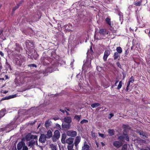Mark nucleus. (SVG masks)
<instances>
[{
	"label": "nucleus",
	"instance_id": "nucleus-1",
	"mask_svg": "<svg viewBox=\"0 0 150 150\" xmlns=\"http://www.w3.org/2000/svg\"><path fill=\"white\" fill-rule=\"evenodd\" d=\"M51 58L53 59L52 61H51V63L52 65V66L51 69L52 67H56L59 65L57 59L59 58V56L56 54L55 51H52L51 53ZM55 71L54 69H51V72H52Z\"/></svg>",
	"mask_w": 150,
	"mask_h": 150
},
{
	"label": "nucleus",
	"instance_id": "nucleus-2",
	"mask_svg": "<svg viewBox=\"0 0 150 150\" xmlns=\"http://www.w3.org/2000/svg\"><path fill=\"white\" fill-rule=\"evenodd\" d=\"M11 49L13 52H19L21 50H22L23 49L19 44L16 43L15 45Z\"/></svg>",
	"mask_w": 150,
	"mask_h": 150
},
{
	"label": "nucleus",
	"instance_id": "nucleus-3",
	"mask_svg": "<svg viewBox=\"0 0 150 150\" xmlns=\"http://www.w3.org/2000/svg\"><path fill=\"white\" fill-rule=\"evenodd\" d=\"M60 136V132L59 130H55L54 132V135L52 137V139L54 142L56 141V139H58Z\"/></svg>",
	"mask_w": 150,
	"mask_h": 150
},
{
	"label": "nucleus",
	"instance_id": "nucleus-4",
	"mask_svg": "<svg viewBox=\"0 0 150 150\" xmlns=\"http://www.w3.org/2000/svg\"><path fill=\"white\" fill-rule=\"evenodd\" d=\"M77 134V133L76 131L72 130H68L66 132V135L71 137H75Z\"/></svg>",
	"mask_w": 150,
	"mask_h": 150
},
{
	"label": "nucleus",
	"instance_id": "nucleus-5",
	"mask_svg": "<svg viewBox=\"0 0 150 150\" xmlns=\"http://www.w3.org/2000/svg\"><path fill=\"white\" fill-rule=\"evenodd\" d=\"M112 144L114 146L117 148H119L122 145V142L119 141H115L113 142Z\"/></svg>",
	"mask_w": 150,
	"mask_h": 150
},
{
	"label": "nucleus",
	"instance_id": "nucleus-6",
	"mask_svg": "<svg viewBox=\"0 0 150 150\" xmlns=\"http://www.w3.org/2000/svg\"><path fill=\"white\" fill-rule=\"evenodd\" d=\"M104 38V37L103 36L98 32L95 33V34L94 36L95 40H98L103 39Z\"/></svg>",
	"mask_w": 150,
	"mask_h": 150
},
{
	"label": "nucleus",
	"instance_id": "nucleus-7",
	"mask_svg": "<svg viewBox=\"0 0 150 150\" xmlns=\"http://www.w3.org/2000/svg\"><path fill=\"white\" fill-rule=\"evenodd\" d=\"M72 121L71 118L70 117H66V129H69L70 127V123Z\"/></svg>",
	"mask_w": 150,
	"mask_h": 150
},
{
	"label": "nucleus",
	"instance_id": "nucleus-8",
	"mask_svg": "<svg viewBox=\"0 0 150 150\" xmlns=\"http://www.w3.org/2000/svg\"><path fill=\"white\" fill-rule=\"evenodd\" d=\"M110 51L109 50H106L105 51L103 57V59L104 61L107 60L108 57L110 55Z\"/></svg>",
	"mask_w": 150,
	"mask_h": 150
},
{
	"label": "nucleus",
	"instance_id": "nucleus-9",
	"mask_svg": "<svg viewBox=\"0 0 150 150\" xmlns=\"http://www.w3.org/2000/svg\"><path fill=\"white\" fill-rule=\"evenodd\" d=\"M46 139V136L44 134H42L41 135L39 139V141L41 143H44L45 142Z\"/></svg>",
	"mask_w": 150,
	"mask_h": 150
},
{
	"label": "nucleus",
	"instance_id": "nucleus-10",
	"mask_svg": "<svg viewBox=\"0 0 150 150\" xmlns=\"http://www.w3.org/2000/svg\"><path fill=\"white\" fill-rule=\"evenodd\" d=\"M65 138H64L63 137V136H62V139H61V142L63 144V145H61V146H59V150H65Z\"/></svg>",
	"mask_w": 150,
	"mask_h": 150
},
{
	"label": "nucleus",
	"instance_id": "nucleus-11",
	"mask_svg": "<svg viewBox=\"0 0 150 150\" xmlns=\"http://www.w3.org/2000/svg\"><path fill=\"white\" fill-rule=\"evenodd\" d=\"M90 148V146L87 144L86 141H85L83 144V146L82 147L81 150H88Z\"/></svg>",
	"mask_w": 150,
	"mask_h": 150
},
{
	"label": "nucleus",
	"instance_id": "nucleus-12",
	"mask_svg": "<svg viewBox=\"0 0 150 150\" xmlns=\"http://www.w3.org/2000/svg\"><path fill=\"white\" fill-rule=\"evenodd\" d=\"M15 62L18 65L21 66L22 62V59L18 58H16L15 60Z\"/></svg>",
	"mask_w": 150,
	"mask_h": 150
},
{
	"label": "nucleus",
	"instance_id": "nucleus-13",
	"mask_svg": "<svg viewBox=\"0 0 150 150\" xmlns=\"http://www.w3.org/2000/svg\"><path fill=\"white\" fill-rule=\"evenodd\" d=\"M98 32L103 37H104V35L105 34H108V32H107L106 30L105 29H102L99 30Z\"/></svg>",
	"mask_w": 150,
	"mask_h": 150
},
{
	"label": "nucleus",
	"instance_id": "nucleus-14",
	"mask_svg": "<svg viewBox=\"0 0 150 150\" xmlns=\"http://www.w3.org/2000/svg\"><path fill=\"white\" fill-rule=\"evenodd\" d=\"M16 94L10 95L8 96H7L1 99V100H8L11 98L16 97Z\"/></svg>",
	"mask_w": 150,
	"mask_h": 150
},
{
	"label": "nucleus",
	"instance_id": "nucleus-15",
	"mask_svg": "<svg viewBox=\"0 0 150 150\" xmlns=\"http://www.w3.org/2000/svg\"><path fill=\"white\" fill-rule=\"evenodd\" d=\"M52 131L50 130H48L47 134L45 135L47 139H49L52 137Z\"/></svg>",
	"mask_w": 150,
	"mask_h": 150
},
{
	"label": "nucleus",
	"instance_id": "nucleus-16",
	"mask_svg": "<svg viewBox=\"0 0 150 150\" xmlns=\"http://www.w3.org/2000/svg\"><path fill=\"white\" fill-rule=\"evenodd\" d=\"M81 138L80 136H77L75 139L74 144L75 146H77L81 141Z\"/></svg>",
	"mask_w": 150,
	"mask_h": 150
},
{
	"label": "nucleus",
	"instance_id": "nucleus-17",
	"mask_svg": "<svg viewBox=\"0 0 150 150\" xmlns=\"http://www.w3.org/2000/svg\"><path fill=\"white\" fill-rule=\"evenodd\" d=\"M6 110L5 109H3L0 111V119L4 116L6 114Z\"/></svg>",
	"mask_w": 150,
	"mask_h": 150
},
{
	"label": "nucleus",
	"instance_id": "nucleus-18",
	"mask_svg": "<svg viewBox=\"0 0 150 150\" xmlns=\"http://www.w3.org/2000/svg\"><path fill=\"white\" fill-rule=\"evenodd\" d=\"M74 138L70 137L66 139V143L69 145L72 144L74 141Z\"/></svg>",
	"mask_w": 150,
	"mask_h": 150
},
{
	"label": "nucleus",
	"instance_id": "nucleus-19",
	"mask_svg": "<svg viewBox=\"0 0 150 150\" xmlns=\"http://www.w3.org/2000/svg\"><path fill=\"white\" fill-rule=\"evenodd\" d=\"M91 62L90 61H89L88 59L86 60V62H85V63L84 64L83 66V67H84L85 66L87 67H90L91 66Z\"/></svg>",
	"mask_w": 150,
	"mask_h": 150
},
{
	"label": "nucleus",
	"instance_id": "nucleus-20",
	"mask_svg": "<svg viewBox=\"0 0 150 150\" xmlns=\"http://www.w3.org/2000/svg\"><path fill=\"white\" fill-rule=\"evenodd\" d=\"M51 121L49 120L46 121L45 123V126L46 128L49 127L51 125Z\"/></svg>",
	"mask_w": 150,
	"mask_h": 150
},
{
	"label": "nucleus",
	"instance_id": "nucleus-21",
	"mask_svg": "<svg viewBox=\"0 0 150 150\" xmlns=\"http://www.w3.org/2000/svg\"><path fill=\"white\" fill-rule=\"evenodd\" d=\"M137 132L140 135L142 136L143 137V138H145L146 137V136L145 135V133L143 131H137Z\"/></svg>",
	"mask_w": 150,
	"mask_h": 150
},
{
	"label": "nucleus",
	"instance_id": "nucleus-22",
	"mask_svg": "<svg viewBox=\"0 0 150 150\" xmlns=\"http://www.w3.org/2000/svg\"><path fill=\"white\" fill-rule=\"evenodd\" d=\"M23 145V144L22 142H19L17 144V149L18 150H20L22 147Z\"/></svg>",
	"mask_w": 150,
	"mask_h": 150
},
{
	"label": "nucleus",
	"instance_id": "nucleus-23",
	"mask_svg": "<svg viewBox=\"0 0 150 150\" xmlns=\"http://www.w3.org/2000/svg\"><path fill=\"white\" fill-rule=\"evenodd\" d=\"M105 21L107 24L109 25L110 27H111L112 25L110 18H107L105 19Z\"/></svg>",
	"mask_w": 150,
	"mask_h": 150
},
{
	"label": "nucleus",
	"instance_id": "nucleus-24",
	"mask_svg": "<svg viewBox=\"0 0 150 150\" xmlns=\"http://www.w3.org/2000/svg\"><path fill=\"white\" fill-rule=\"evenodd\" d=\"M108 132L110 136L113 135L114 134V131L112 129H109L108 131Z\"/></svg>",
	"mask_w": 150,
	"mask_h": 150
},
{
	"label": "nucleus",
	"instance_id": "nucleus-25",
	"mask_svg": "<svg viewBox=\"0 0 150 150\" xmlns=\"http://www.w3.org/2000/svg\"><path fill=\"white\" fill-rule=\"evenodd\" d=\"M117 139L120 140V141L121 142L123 141L125 139V134L124 136L121 135L118 136Z\"/></svg>",
	"mask_w": 150,
	"mask_h": 150
},
{
	"label": "nucleus",
	"instance_id": "nucleus-26",
	"mask_svg": "<svg viewBox=\"0 0 150 150\" xmlns=\"http://www.w3.org/2000/svg\"><path fill=\"white\" fill-rule=\"evenodd\" d=\"M50 146L52 150H57V145L52 144L50 145Z\"/></svg>",
	"mask_w": 150,
	"mask_h": 150
},
{
	"label": "nucleus",
	"instance_id": "nucleus-27",
	"mask_svg": "<svg viewBox=\"0 0 150 150\" xmlns=\"http://www.w3.org/2000/svg\"><path fill=\"white\" fill-rule=\"evenodd\" d=\"M37 141H35V140H34L33 139H31L30 142H29V146H33L35 142H36Z\"/></svg>",
	"mask_w": 150,
	"mask_h": 150
},
{
	"label": "nucleus",
	"instance_id": "nucleus-28",
	"mask_svg": "<svg viewBox=\"0 0 150 150\" xmlns=\"http://www.w3.org/2000/svg\"><path fill=\"white\" fill-rule=\"evenodd\" d=\"M100 105V104L98 103H95L91 105V107L93 108H96L98 106Z\"/></svg>",
	"mask_w": 150,
	"mask_h": 150
},
{
	"label": "nucleus",
	"instance_id": "nucleus-29",
	"mask_svg": "<svg viewBox=\"0 0 150 150\" xmlns=\"http://www.w3.org/2000/svg\"><path fill=\"white\" fill-rule=\"evenodd\" d=\"M120 56L118 53L117 52H115L114 54V59L115 60L116 59Z\"/></svg>",
	"mask_w": 150,
	"mask_h": 150
},
{
	"label": "nucleus",
	"instance_id": "nucleus-30",
	"mask_svg": "<svg viewBox=\"0 0 150 150\" xmlns=\"http://www.w3.org/2000/svg\"><path fill=\"white\" fill-rule=\"evenodd\" d=\"M30 138H31V139L35 140V141H37L38 140V136L37 135H31Z\"/></svg>",
	"mask_w": 150,
	"mask_h": 150
},
{
	"label": "nucleus",
	"instance_id": "nucleus-31",
	"mask_svg": "<svg viewBox=\"0 0 150 150\" xmlns=\"http://www.w3.org/2000/svg\"><path fill=\"white\" fill-rule=\"evenodd\" d=\"M116 50L117 51V53H118L120 54L122 52V49L120 47H117L116 48Z\"/></svg>",
	"mask_w": 150,
	"mask_h": 150
},
{
	"label": "nucleus",
	"instance_id": "nucleus-32",
	"mask_svg": "<svg viewBox=\"0 0 150 150\" xmlns=\"http://www.w3.org/2000/svg\"><path fill=\"white\" fill-rule=\"evenodd\" d=\"M134 81V80L133 76H132L130 78L129 80L128 81V85H129L130 83H133Z\"/></svg>",
	"mask_w": 150,
	"mask_h": 150
},
{
	"label": "nucleus",
	"instance_id": "nucleus-33",
	"mask_svg": "<svg viewBox=\"0 0 150 150\" xmlns=\"http://www.w3.org/2000/svg\"><path fill=\"white\" fill-rule=\"evenodd\" d=\"M74 146V144L69 145L67 146V149L68 150H73V148Z\"/></svg>",
	"mask_w": 150,
	"mask_h": 150
},
{
	"label": "nucleus",
	"instance_id": "nucleus-34",
	"mask_svg": "<svg viewBox=\"0 0 150 150\" xmlns=\"http://www.w3.org/2000/svg\"><path fill=\"white\" fill-rule=\"evenodd\" d=\"M19 6V4H17L16 6H15V7H13V8L12 10V12L13 13H14L15 10L18 9Z\"/></svg>",
	"mask_w": 150,
	"mask_h": 150
},
{
	"label": "nucleus",
	"instance_id": "nucleus-35",
	"mask_svg": "<svg viewBox=\"0 0 150 150\" xmlns=\"http://www.w3.org/2000/svg\"><path fill=\"white\" fill-rule=\"evenodd\" d=\"M30 135V134H28L25 136V139L26 141H28L31 140Z\"/></svg>",
	"mask_w": 150,
	"mask_h": 150
},
{
	"label": "nucleus",
	"instance_id": "nucleus-36",
	"mask_svg": "<svg viewBox=\"0 0 150 150\" xmlns=\"http://www.w3.org/2000/svg\"><path fill=\"white\" fill-rule=\"evenodd\" d=\"M127 145L125 144L122 146L121 150H127Z\"/></svg>",
	"mask_w": 150,
	"mask_h": 150
},
{
	"label": "nucleus",
	"instance_id": "nucleus-37",
	"mask_svg": "<svg viewBox=\"0 0 150 150\" xmlns=\"http://www.w3.org/2000/svg\"><path fill=\"white\" fill-rule=\"evenodd\" d=\"M122 81H120L119 82V84L117 87V89L119 90L122 87Z\"/></svg>",
	"mask_w": 150,
	"mask_h": 150
},
{
	"label": "nucleus",
	"instance_id": "nucleus-38",
	"mask_svg": "<svg viewBox=\"0 0 150 150\" xmlns=\"http://www.w3.org/2000/svg\"><path fill=\"white\" fill-rule=\"evenodd\" d=\"M118 15L120 16V20L122 18H123V14L120 11H118Z\"/></svg>",
	"mask_w": 150,
	"mask_h": 150
},
{
	"label": "nucleus",
	"instance_id": "nucleus-39",
	"mask_svg": "<svg viewBox=\"0 0 150 150\" xmlns=\"http://www.w3.org/2000/svg\"><path fill=\"white\" fill-rule=\"evenodd\" d=\"M142 2V1H139L135 3L134 5L137 6H140L141 5Z\"/></svg>",
	"mask_w": 150,
	"mask_h": 150
},
{
	"label": "nucleus",
	"instance_id": "nucleus-40",
	"mask_svg": "<svg viewBox=\"0 0 150 150\" xmlns=\"http://www.w3.org/2000/svg\"><path fill=\"white\" fill-rule=\"evenodd\" d=\"M74 118L76 120L79 121L81 118V115H76L75 116Z\"/></svg>",
	"mask_w": 150,
	"mask_h": 150
},
{
	"label": "nucleus",
	"instance_id": "nucleus-41",
	"mask_svg": "<svg viewBox=\"0 0 150 150\" xmlns=\"http://www.w3.org/2000/svg\"><path fill=\"white\" fill-rule=\"evenodd\" d=\"M40 79V77L39 75L35 76L34 77V79L35 80L39 79Z\"/></svg>",
	"mask_w": 150,
	"mask_h": 150
},
{
	"label": "nucleus",
	"instance_id": "nucleus-42",
	"mask_svg": "<svg viewBox=\"0 0 150 150\" xmlns=\"http://www.w3.org/2000/svg\"><path fill=\"white\" fill-rule=\"evenodd\" d=\"M28 66L29 67H37V65L35 64H30L28 65Z\"/></svg>",
	"mask_w": 150,
	"mask_h": 150
},
{
	"label": "nucleus",
	"instance_id": "nucleus-43",
	"mask_svg": "<svg viewBox=\"0 0 150 150\" xmlns=\"http://www.w3.org/2000/svg\"><path fill=\"white\" fill-rule=\"evenodd\" d=\"M88 122V121L86 120H83L80 122L81 123L83 124L84 123H86Z\"/></svg>",
	"mask_w": 150,
	"mask_h": 150
},
{
	"label": "nucleus",
	"instance_id": "nucleus-44",
	"mask_svg": "<svg viewBox=\"0 0 150 150\" xmlns=\"http://www.w3.org/2000/svg\"><path fill=\"white\" fill-rule=\"evenodd\" d=\"M125 139L127 141H129V138L127 134H125Z\"/></svg>",
	"mask_w": 150,
	"mask_h": 150
},
{
	"label": "nucleus",
	"instance_id": "nucleus-45",
	"mask_svg": "<svg viewBox=\"0 0 150 150\" xmlns=\"http://www.w3.org/2000/svg\"><path fill=\"white\" fill-rule=\"evenodd\" d=\"M6 64L7 68L11 69V66L7 62L6 63Z\"/></svg>",
	"mask_w": 150,
	"mask_h": 150
},
{
	"label": "nucleus",
	"instance_id": "nucleus-46",
	"mask_svg": "<svg viewBox=\"0 0 150 150\" xmlns=\"http://www.w3.org/2000/svg\"><path fill=\"white\" fill-rule=\"evenodd\" d=\"M114 116V114L112 113H111L109 114V116L108 117V118L109 119H110L112 117Z\"/></svg>",
	"mask_w": 150,
	"mask_h": 150
},
{
	"label": "nucleus",
	"instance_id": "nucleus-47",
	"mask_svg": "<svg viewBox=\"0 0 150 150\" xmlns=\"http://www.w3.org/2000/svg\"><path fill=\"white\" fill-rule=\"evenodd\" d=\"M45 58L44 57H42L41 59V62L42 64H44L45 65V64L44 63V60H45Z\"/></svg>",
	"mask_w": 150,
	"mask_h": 150
},
{
	"label": "nucleus",
	"instance_id": "nucleus-48",
	"mask_svg": "<svg viewBox=\"0 0 150 150\" xmlns=\"http://www.w3.org/2000/svg\"><path fill=\"white\" fill-rule=\"evenodd\" d=\"M111 28H110V30H111L112 32L113 33H115L116 31L113 30V28H112L111 27H110Z\"/></svg>",
	"mask_w": 150,
	"mask_h": 150
},
{
	"label": "nucleus",
	"instance_id": "nucleus-49",
	"mask_svg": "<svg viewBox=\"0 0 150 150\" xmlns=\"http://www.w3.org/2000/svg\"><path fill=\"white\" fill-rule=\"evenodd\" d=\"M117 65L118 67L120 68H121V65L119 62H117Z\"/></svg>",
	"mask_w": 150,
	"mask_h": 150
},
{
	"label": "nucleus",
	"instance_id": "nucleus-50",
	"mask_svg": "<svg viewBox=\"0 0 150 150\" xmlns=\"http://www.w3.org/2000/svg\"><path fill=\"white\" fill-rule=\"evenodd\" d=\"M8 91H4L3 90H2L1 91V93H4V94L6 93H8Z\"/></svg>",
	"mask_w": 150,
	"mask_h": 150
},
{
	"label": "nucleus",
	"instance_id": "nucleus-51",
	"mask_svg": "<svg viewBox=\"0 0 150 150\" xmlns=\"http://www.w3.org/2000/svg\"><path fill=\"white\" fill-rule=\"evenodd\" d=\"M24 2V1L23 0H21V1H20L19 3L18 4H19V6H20V5L22 3H23Z\"/></svg>",
	"mask_w": 150,
	"mask_h": 150
},
{
	"label": "nucleus",
	"instance_id": "nucleus-52",
	"mask_svg": "<svg viewBox=\"0 0 150 150\" xmlns=\"http://www.w3.org/2000/svg\"><path fill=\"white\" fill-rule=\"evenodd\" d=\"M23 150H28V148L27 146H24L23 147Z\"/></svg>",
	"mask_w": 150,
	"mask_h": 150
},
{
	"label": "nucleus",
	"instance_id": "nucleus-53",
	"mask_svg": "<svg viewBox=\"0 0 150 150\" xmlns=\"http://www.w3.org/2000/svg\"><path fill=\"white\" fill-rule=\"evenodd\" d=\"M99 136L102 137H104V135L102 134H100V133H99Z\"/></svg>",
	"mask_w": 150,
	"mask_h": 150
},
{
	"label": "nucleus",
	"instance_id": "nucleus-54",
	"mask_svg": "<svg viewBox=\"0 0 150 150\" xmlns=\"http://www.w3.org/2000/svg\"><path fill=\"white\" fill-rule=\"evenodd\" d=\"M60 110L63 113H64L65 111H66V108H65L64 110H62V109H60Z\"/></svg>",
	"mask_w": 150,
	"mask_h": 150
},
{
	"label": "nucleus",
	"instance_id": "nucleus-55",
	"mask_svg": "<svg viewBox=\"0 0 150 150\" xmlns=\"http://www.w3.org/2000/svg\"><path fill=\"white\" fill-rule=\"evenodd\" d=\"M91 135L92 137H95V133H93V132H91Z\"/></svg>",
	"mask_w": 150,
	"mask_h": 150
},
{
	"label": "nucleus",
	"instance_id": "nucleus-56",
	"mask_svg": "<svg viewBox=\"0 0 150 150\" xmlns=\"http://www.w3.org/2000/svg\"><path fill=\"white\" fill-rule=\"evenodd\" d=\"M129 86V85H128V84H127L126 89V91H128V90H129L128 87Z\"/></svg>",
	"mask_w": 150,
	"mask_h": 150
},
{
	"label": "nucleus",
	"instance_id": "nucleus-57",
	"mask_svg": "<svg viewBox=\"0 0 150 150\" xmlns=\"http://www.w3.org/2000/svg\"><path fill=\"white\" fill-rule=\"evenodd\" d=\"M53 119H54V120H58L59 119V118H58V117H54L53 118Z\"/></svg>",
	"mask_w": 150,
	"mask_h": 150
},
{
	"label": "nucleus",
	"instance_id": "nucleus-58",
	"mask_svg": "<svg viewBox=\"0 0 150 150\" xmlns=\"http://www.w3.org/2000/svg\"><path fill=\"white\" fill-rule=\"evenodd\" d=\"M5 77L6 80L8 79L9 78V77H8L7 75H5Z\"/></svg>",
	"mask_w": 150,
	"mask_h": 150
},
{
	"label": "nucleus",
	"instance_id": "nucleus-59",
	"mask_svg": "<svg viewBox=\"0 0 150 150\" xmlns=\"http://www.w3.org/2000/svg\"><path fill=\"white\" fill-rule=\"evenodd\" d=\"M0 54L2 56H4V53L1 52V51H0Z\"/></svg>",
	"mask_w": 150,
	"mask_h": 150
},
{
	"label": "nucleus",
	"instance_id": "nucleus-60",
	"mask_svg": "<svg viewBox=\"0 0 150 150\" xmlns=\"http://www.w3.org/2000/svg\"><path fill=\"white\" fill-rule=\"evenodd\" d=\"M140 150H150V148H148L147 149H141Z\"/></svg>",
	"mask_w": 150,
	"mask_h": 150
},
{
	"label": "nucleus",
	"instance_id": "nucleus-61",
	"mask_svg": "<svg viewBox=\"0 0 150 150\" xmlns=\"http://www.w3.org/2000/svg\"><path fill=\"white\" fill-rule=\"evenodd\" d=\"M4 129L3 128H0V132L4 130Z\"/></svg>",
	"mask_w": 150,
	"mask_h": 150
},
{
	"label": "nucleus",
	"instance_id": "nucleus-62",
	"mask_svg": "<svg viewBox=\"0 0 150 150\" xmlns=\"http://www.w3.org/2000/svg\"><path fill=\"white\" fill-rule=\"evenodd\" d=\"M101 144L103 146H105V144L103 142H101Z\"/></svg>",
	"mask_w": 150,
	"mask_h": 150
},
{
	"label": "nucleus",
	"instance_id": "nucleus-63",
	"mask_svg": "<svg viewBox=\"0 0 150 150\" xmlns=\"http://www.w3.org/2000/svg\"><path fill=\"white\" fill-rule=\"evenodd\" d=\"M118 82V80H116V81H115V86L116 85V84Z\"/></svg>",
	"mask_w": 150,
	"mask_h": 150
},
{
	"label": "nucleus",
	"instance_id": "nucleus-64",
	"mask_svg": "<svg viewBox=\"0 0 150 150\" xmlns=\"http://www.w3.org/2000/svg\"><path fill=\"white\" fill-rule=\"evenodd\" d=\"M103 110L105 111H107L108 110V109L107 108H105Z\"/></svg>",
	"mask_w": 150,
	"mask_h": 150
}]
</instances>
